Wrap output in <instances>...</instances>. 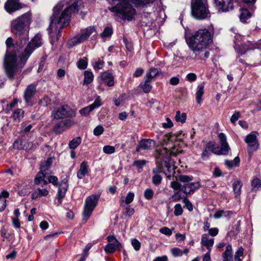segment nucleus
<instances>
[{"label":"nucleus","instance_id":"obj_63","mask_svg":"<svg viewBox=\"0 0 261 261\" xmlns=\"http://www.w3.org/2000/svg\"><path fill=\"white\" fill-rule=\"evenodd\" d=\"M240 116V113L239 112H236L231 116L230 118L231 122L232 123H235L239 119Z\"/></svg>","mask_w":261,"mask_h":261},{"label":"nucleus","instance_id":"obj_61","mask_svg":"<svg viewBox=\"0 0 261 261\" xmlns=\"http://www.w3.org/2000/svg\"><path fill=\"white\" fill-rule=\"evenodd\" d=\"M146 161L145 160H137L135 161L133 165L137 167L142 168L146 164Z\"/></svg>","mask_w":261,"mask_h":261},{"label":"nucleus","instance_id":"obj_6","mask_svg":"<svg viewBox=\"0 0 261 261\" xmlns=\"http://www.w3.org/2000/svg\"><path fill=\"white\" fill-rule=\"evenodd\" d=\"M82 2L77 1L73 3L71 6L66 8L59 16L58 15L60 11L63 8V5L61 3H59L53 9L54 18L51 21V23L61 24V27H64L68 24L70 17L72 14L78 12L79 7L81 6Z\"/></svg>","mask_w":261,"mask_h":261},{"label":"nucleus","instance_id":"obj_10","mask_svg":"<svg viewBox=\"0 0 261 261\" xmlns=\"http://www.w3.org/2000/svg\"><path fill=\"white\" fill-rule=\"evenodd\" d=\"M50 183L54 186L58 187V191L57 195V202H56L58 205L62 202V199L65 197L66 193L68 189V179L67 178H64L61 182H59L57 176L50 175Z\"/></svg>","mask_w":261,"mask_h":261},{"label":"nucleus","instance_id":"obj_21","mask_svg":"<svg viewBox=\"0 0 261 261\" xmlns=\"http://www.w3.org/2000/svg\"><path fill=\"white\" fill-rule=\"evenodd\" d=\"M199 182L187 183L184 185L181 191L186 194H193L196 190L200 188Z\"/></svg>","mask_w":261,"mask_h":261},{"label":"nucleus","instance_id":"obj_39","mask_svg":"<svg viewBox=\"0 0 261 261\" xmlns=\"http://www.w3.org/2000/svg\"><path fill=\"white\" fill-rule=\"evenodd\" d=\"M93 80V74L92 72L89 71H85L84 72V81L85 84H89Z\"/></svg>","mask_w":261,"mask_h":261},{"label":"nucleus","instance_id":"obj_8","mask_svg":"<svg viewBox=\"0 0 261 261\" xmlns=\"http://www.w3.org/2000/svg\"><path fill=\"white\" fill-rule=\"evenodd\" d=\"M42 38L40 34H36L29 42L24 51L21 55L19 67H23L33 52L42 45Z\"/></svg>","mask_w":261,"mask_h":261},{"label":"nucleus","instance_id":"obj_23","mask_svg":"<svg viewBox=\"0 0 261 261\" xmlns=\"http://www.w3.org/2000/svg\"><path fill=\"white\" fill-rule=\"evenodd\" d=\"M29 180L21 181L18 185V194L21 196L28 194L30 192V187Z\"/></svg>","mask_w":261,"mask_h":261},{"label":"nucleus","instance_id":"obj_34","mask_svg":"<svg viewBox=\"0 0 261 261\" xmlns=\"http://www.w3.org/2000/svg\"><path fill=\"white\" fill-rule=\"evenodd\" d=\"M251 17V13L247 9L243 8L241 10L240 18L241 21L246 22Z\"/></svg>","mask_w":261,"mask_h":261},{"label":"nucleus","instance_id":"obj_27","mask_svg":"<svg viewBox=\"0 0 261 261\" xmlns=\"http://www.w3.org/2000/svg\"><path fill=\"white\" fill-rule=\"evenodd\" d=\"M9 196V193L6 190L0 193V212L4 211L6 206V198Z\"/></svg>","mask_w":261,"mask_h":261},{"label":"nucleus","instance_id":"obj_4","mask_svg":"<svg viewBox=\"0 0 261 261\" xmlns=\"http://www.w3.org/2000/svg\"><path fill=\"white\" fill-rule=\"evenodd\" d=\"M120 3L116 6L109 8V10L115 12L117 15L123 19L131 21L136 15V10L129 3L130 0H118ZM136 7H143L152 4L155 0H131Z\"/></svg>","mask_w":261,"mask_h":261},{"label":"nucleus","instance_id":"obj_5","mask_svg":"<svg viewBox=\"0 0 261 261\" xmlns=\"http://www.w3.org/2000/svg\"><path fill=\"white\" fill-rule=\"evenodd\" d=\"M32 22V13L29 11L17 17L11 22L12 32L23 41L26 44L29 40L30 24Z\"/></svg>","mask_w":261,"mask_h":261},{"label":"nucleus","instance_id":"obj_19","mask_svg":"<svg viewBox=\"0 0 261 261\" xmlns=\"http://www.w3.org/2000/svg\"><path fill=\"white\" fill-rule=\"evenodd\" d=\"M22 8V5L18 0H7L5 4V9L9 13L16 11Z\"/></svg>","mask_w":261,"mask_h":261},{"label":"nucleus","instance_id":"obj_18","mask_svg":"<svg viewBox=\"0 0 261 261\" xmlns=\"http://www.w3.org/2000/svg\"><path fill=\"white\" fill-rule=\"evenodd\" d=\"M255 48L261 50V40H258V42L255 43H253L251 41H247L243 43L239 50V53L242 55L245 54L248 50H253Z\"/></svg>","mask_w":261,"mask_h":261},{"label":"nucleus","instance_id":"obj_64","mask_svg":"<svg viewBox=\"0 0 261 261\" xmlns=\"http://www.w3.org/2000/svg\"><path fill=\"white\" fill-rule=\"evenodd\" d=\"M208 232L210 236L215 237L218 234L219 229L217 227L211 228L210 229H208Z\"/></svg>","mask_w":261,"mask_h":261},{"label":"nucleus","instance_id":"obj_2","mask_svg":"<svg viewBox=\"0 0 261 261\" xmlns=\"http://www.w3.org/2000/svg\"><path fill=\"white\" fill-rule=\"evenodd\" d=\"M212 41L211 33L206 29H200L186 39L187 44L193 52L195 60H205L210 56L208 46Z\"/></svg>","mask_w":261,"mask_h":261},{"label":"nucleus","instance_id":"obj_24","mask_svg":"<svg viewBox=\"0 0 261 261\" xmlns=\"http://www.w3.org/2000/svg\"><path fill=\"white\" fill-rule=\"evenodd\" d=\"M155 143L153 140L151 139H142L139 142V146L137 148L136 151H139L140 149H149L153 147Z\"/></svg>","mask_w":261,"mask_h":261},{"label":"nucleus","instance_id":"obj_48","mask_svg":"<svg viewBox=\"0 0 261 261\" xmlns=\"http://www.w3.org/2000/svg\"><path fill=\"white\" fill-rule=\"evenodd\" d=\"M113 33L112 29L111 27H106L103 32L101 34V36L102 38L110 37Z\"/></svg>","mask_w":261,"mask_h":261},{"label":"nucleus","instance_id":"obj_11","mask_svg":"<svg viewBox=\"0 0 261 261\" xmlns=\"http://www.w3.org/2000/svg\"><path fill=\"white\" fill-rule=\"evenodd\" d=\"M99 197L100 194H93L86 199L83 212V219L85 221L90 218L98 203Z\"/></svg>","mask_w":261,"mask_h":261},{"label":"nucleus","instance_id":"obj_56","mask_svg":"<svg viewBox=\"0 0 261 261\" xmlns=\"http://www.w3.org/2000/svg\"><path fill=\"white\" fill-rule=\"evenodd\" d=\"M153 191L151 189H147L144 193V197L147 200H150L153 197Z\"/></svg>","mask_w":261,"mask_h":261},{"label":"nucleus","instance_id":"obj_35","mask_svg":"<svg viewBox=\"0 0 261 261\" xmlns=\"http://www.w3.org/2000/svg\"><path fill=\"white\" fill-rule=\"evenodd\" d=\"M48 191L45 189H38L32 195V199H34L39 196H45L48 194Z\"/></svg>","mask_w":261,"mask_h":261},{"label":"nucleus","instance_id":"obj_62","mask_svg":"<svg viewBox=\"0 0 261 261\" xmlns=\"http://www.w3.org/2000/svg\"><path fill=\"white\" fill-rule=\"evenodd\" d=\"M186 79L188 81L192 82L196 80L197 75L194 73H190L187 75Z\"/></svg>","mask_w":261,"mask_h":261},{"label":"nucleus","instance_id":"obj_41","mask_svg":"<svg viewBox=\"0 0 261 261\" xmlns=\"http://www.w3.org/2000/svg\"><path fill=\"white\" fill-rule=\"evenodd\" d=\"M232 247L230 245H228L225 248V252L223 253V258L227 259H230L232 256Z\"/></svg>","mask_w":261,"mask_h":261},{"label":"nucleus","instance_id":"obj_28","mask_svg":"<svg viewBox=\"0 0 261 261\" xmlns=\"http://www.w3.org/2000/svg\"><path fill=\"white\" fill-rule=\"evenodd\" d=\"M101 79L108 86L111 87L114 85V77L110 73H103L101 75Z\"/></svg>","mask_w":261,"mask_h":261},{"label":"nucleus","instance_id":"obj_3","mask_svg":"<svg viewBox=\"0 0 261 261\" xmlns=\"http://www.w3.org/2000/svg\"><path fill=\"white\" fill-rule=\"evenodd\" d=\"M7 50L4 60V65L7 76L11 79L14 78L21 72L23 67H19L21 55H18V47L21 48L25 44L23 41L19 37L16 43H13L11 37H9L6 41Z\"/></svg>","mask_w":261,"mask_h":261},{"label":"nucleus","instance_id":"obj_47","mask_svg":"<svg viewBox=\"0 0 261 261\" xmlns=\"http://www.w3.org/2000/svg\"><path fill=\"white\" fill-rule=\"evenodd\" d=\"M62 121L65 130L69 128L72 126L76 124V123L74 120L71 119H66L62 120Z\"/></svg>","mask_w":261,"mask_h":261},{"label":"nucleus","instance_id":"obj_7","mask_svg":"<svg viewBox=\"0 0 261 261\" xmlns=\"http://www.w3.org/2000/svg\"><path fill=\"white\" fill-rule=\"evenodd\" d=\"M218 138L220 140L221 146L216 147L215 143L214 142H209L203 151L201 158L203 160L207 159L212 152L217 155H227L230 150V148L226 140V136L224 133L218 134Z\"/></svg>","mask_w":261,"mask_h":261},{"label":"nucleus","instance_id":"obj_22","mask_svg":"<svg viewBox=\"0 0 261 261\" xmlns=\"http://www.w3.org/2000/svg\"><path fill=\"white\" fill-rule=\"evenodd\" d=\"M201 244L210 252L214 245V239L210 238L207 234L204 233L201 237Z\"/></svg>","mask_w":261,"mask_h":261},{"label":"nucleus","instance_id":"obj_36","mask_svg":"<svg viewBox=\"0 0 261 261\" xmlns=\"http://www.w3.org/2000/svg\"><path fill=\"white\" fill-rule=\"evenodd\" d=\"M187 118V115L185 113H181L179 111L176 112L175 116V120L176 122H181L184 123L186 122Z\"/></svg>","mask_w":261,"mask_h":261},{"label":"nucleus","instance_id":"obj_32","mask_svg":"<svg viewBox=\"0 0 261 261\" xmlns=\"http://www.w3.org/2000/svg\"><path fill=\"white\" fill-rule=\"evenodd\" d=\"M189 251V250L188 248H185L184 250H182L178 248H173L171 250V252L174 257L181 256L183 254H187Z\"/></svg>","mask_w":261,"mask_h":261},{"label":"nucleus","instance_id":"obj_13","mask_svg":"<svg viewBox=\"0 0 261 261\" xmlns=\"http://www.w3.org/2000/svg\"><path fill=\"white\" fill-rule=\"evenodd\" d=\"M75 115V111L67 105L60 107L52 113L53 117L56 119L72 118Z\"/></svg>","mask_w":261,"mask_h":261},{"label":"nucleus","instance_id":"obj_44","mask_svg":"<svg viewBox=\"0 0 261 261\" xmlns=\"http://www.w3.org/2000/svg\"><path fill=\"white\" fill-rule=\"evenodd\" d=\"M244 249L243 247H240L238 250L234 254V261H242L241 257L243 256Z\"/></svg>","mask_w":261,"mask_h":261},{"label":"nucleus","instance_id":"obj_51","mask_svg":"<svg viewBox=\"0 0 261 261\" xmlns=\"http://www.w3.org/2000/svg\"><path fill=\"white\" fill-rule=\"evenodd\" d=\"M252 186L254 190H257L259 188L261 189V180L258 178L253 179L252 181Z\"/></svg>","mask_w":261,"mask_h":261},{"label":"nucleus","instance_id":"obj_59","mask_svg":"<svg viewBox=\"0 0 261 261\" xmlns=\"http://www.w3.org/2000/svg\"><path fill=\"white\" fill-rule=\"evenodd\" d=\"M171 187L175 190H181L182 188L181 185L177 181H173L171 182Z\"/></svg>","mask_w":261,"mask_h":261},{"label":"nucleus","instance_id":"obj_12","mask_svg":"<svg viewBox=\"0 0 261 261\" xmlns=\"http://www.w3.org/2000/svg\"><path fill=\"white\" fill-rule=\"evenodd\" d=\"M36 185H46L49 182V159L41 166L40 171L34 180Z\"/></svg>","mask_w":261,"mask_h":261},{"label":"nucleus","instance_id":"obj_58","mask_svg":"<svg viewBox=\"0 0 261 261\" xmlns=\"http://www.w3.org/2000/svg\"><path fill=\"white\" fill-rule=\"evenodd\" d=\"M132 245L135 250L138 251L140 250L141 247V243L136 239H134L132 240Z\"/></svg>","mask_w":261,"mask_h":261},{"label":"nucleus","instance_id":"obj_29","mask_svg":"<svg viewBox=\"0 0 261 261\" xmlns=\"http://www.w3.org/2000/svg\"><path fill=\"white\" fill-rule=\"evenodd\" d=\"M159 73L158 69L155 68H151L148 72H147L145 79H146L147 82H151Z\"/></svg>","mask_w":261,"mask_h":261},{"label":"nucleus","instance_id":"obj_30","mask_svg":"<svg viewBox=\"0 0 261 261\" xmlns=\"http://www.w3.org/2000/svg\"><path fill=\"white\" fill-rule=\"evenodd\" d=\"M240 158L239 156L236 157L233 160H225V165L229 169H231L233 167H238L240 164Z\"/></svg>","mask_w":261,"mask_h":261},{"label":"nucleus","instance_id":"obj_38","mask_svg":"<svg viewBox=\"0 0 261 261\" xmlns=\"http://www.w3.org/2000/svg\"><path fill=\"white\" fill-rule=\"evenodd\" d=\"M53 131L56 133H61L65 130L62 120L57 123L54 126Z\"/></svg>","mask_w":261,"mask_h":261},{"label":"nucleus","instance_id":"obj_15","mask_svg":"<svg viewBox=\"0 0 261 261\" xmlns=\"http://www.w3.org/2000/svg\"><path fill=\"white\" fill-rule=\"evenodd\" d=\"M95 32V29L94 27H89L84 30H83L81 34L76 36L71 41L73 45L80 43L86 41L88 37Z\"/></svg>","mask_w":261,"mask_h":261},{"label":"nucleus","instance_id":"obj_26","mask_svg":"<svg viewBox=\"0 0 261 261\" xmlns=\"http://www.w3.org/2000/svg\"><path fill=\"white\" fill-rule=\"evenodd\" d=\"M204 83H202L198 85L196 93V100L197 102L200 105L202 101V97L204 94Z\"/></svg>","mask_w":261,"mask_h":261},{"label":"nucleus","instance_id":"obj_17","mask_svg":"<svg viewBox=\"0 0 261 261\" xmlns=\"http://www.w3.org/2000/svg\"><path fill=\"white\" fill-rule=\"evenodd\" d=\"M219 11L226 12L233 8L232 0H215Z\"/></svg>","mask_w":261,"mask_h":261},{"label":"nucleus","instance_id":"obj_1","mask_svg":"<svg viewBox=\"0 0 261 261\" xmlns=\"http://www.w3.org/2000/svg\"><path fill=\"white\" fill-rule=\"evenodd\" d=\"M162 144L166 147L156 150V167L152 170L153 174L162 172L163 165L169 170L173 166L171 156L176 155L182 151L178 141V137L174 134H168L164 135Z\"/></svg>","mask_w":261,"mask_h":261},{"label":"nucleus","instance_id":"obj_16","mask_svg":"<svg viewBox=\"0 0 261 261\" xmlns=\"http://www.w3.org/2000/svg\"><path fill=\"white\" fill-rule=\"evenodd\" d=\"M245 141L248 144L249 152H252L258 149L259 143L255 135L253 134H249L246 137Z\"/></svg>","mask_w":261,"mask_h":261},{"label":"nucleus","instance_id":"obj_55","mask_svg":"<svg viewBox=\"0 0 261 261\" xmlns=\"http://www.w3.org/2000/svg\"><path fill=\"white\" fill-rule=\"evenodd\" d=\"M104 62L100 59H98L94 64L93 68L95 70H98L101 69L103 66Z\"/></svg>","mask_w":261,"mask_h":261},{"label":"nucleus","instance_id":"obj_43","mask_svg":"<svg viewBox=\"0 0 261 261\" xmlns=\"http://www.w3.org/2000/svg\"><path fill=\"white\" fill-rule=\"evenodd\" d=\"M193 179L192 176H188L187 175H180L178 176L177 179L179 180L180 182L187 184L191 181Z\"/></svg>","mask_w":261,"mask_h":261},{"label":"nucleus","instance_id":"obj_14","mask_svg":"<svg viewBox=\"0 0 261 261\" xmlns=\"http://www.w3.org/2000/svg\"><path fill=\"white\" fill-rule=\"evenodd\" d=\"M109 243L106 246L105 251L107 253H113L116 250H120L122 247L120 243L114 236H109L107 237Z\"/></svg>","mask_w":261,"mask_h":261},{"label":"nucleus","instance_id":"obj_45","mask_svg":"<svg viewBox=\"0 0 261 261\" xmlns=\"http://www.w3.org/2000/svg\"><path fill=\"white\" fill-rule=\"evenodd\" d=\"M88 65L87 59L86 58L80 59L77 63V66L79 69H85L87 68Z\"/></svg>","mask_w":261,"mask_h":261},{"label":"nucleus","instance_id":"obj_50","mask_svg":"<svg viewBox=\"0 0 261 261\" xmlns=\"http://www.w3.org/2000/svg\"><path fill=\"white\" fill-rule=\"evenodd\" d=\"M92 111L93 110L89 106L80 110L79 112L82 116H88Z\"/></svg>","mask_w":261,"mask_h":261},{"label":"nucleus","instance_id":"obj_33","mask_svg":"<svg viewBox=\"0 0 261 261\" xmlns=\"http://www.w3.org/2000/svg\"><path fill=\"white\" fill-rule=\"evenodd\" d=\"M24 111L21 109H18L15 110L12 116V117L15 121H20L23 117Z\"/></svg>","mask_w":261,"mask_h":261},{"label":"nucleus","instance_id":"obj_52","mask_svg":"<svg viewBox=\"0 0 261 261\" xmlns=\"http://www.w3.org/2000/svg\"><path fill=\"white\" fill-rule=\"evenodd\" d=\"M174 229V228H172L171 229L167 227H164L160 229L159 231L161 233L164 234L167 236H170L172 234V230Z\"/></svg>","mask_w":261,"mask_h":261},{"label":"nucleus","instance_id":"obj_42","mask_svg":"<svg viewBox=\"0 0 261 261\" xmlns=\"http://www.w3.org/2000/svg\"><path fill=\"white\" fill-rule=\"evenodd\" d=\"M150 82H147L146 79H145V81L143 83L140 84V87L145 93H148L151 89V86L149 84Z\"/></svg>","mask_w":261,"mask_h":261},{"label":"nucleus","instance_id":"obj_37","mask_svg":"<svg viewBox=\"0 0 261 261\" xmlns=\"http://www.w3.org/2000/svg\"><path fill=\"white\" fill-rule=\"evenodd\" d=\"M242 184L239 180L234 181L232 184L233 190L236 196L240 194Z\"/></svg>","mask_w":261,"mask_h":261},{"label":"nucleus","instance_id":"obj_49","mask_svg":"<svg viewBox=\"0 0 261 261\" xmlns=\"http://www.w3.org/2000/svg\"><path fill=\"white\" fill-rule=\"evenodd\" d=\"M162 177L159 174H154L152 177V183L154 185H159L161 183Z\"/></svg>","mask_w":261,"mask_h":261},{"label":"nucleus","instance_id":"obj_40","mask_svg":"<svg viewBox=\"0 0 261 261\" xmlns=\"http://www.w3.org/2000/svg\"><path fill=\"white\" fill-rule=\"evenodd\" d=\"M135 197V195L134 193L132 192H129L126 197H125V199H121V205H122L123 203L125 202L126 204H128L130 203L134 200Z\"/></svg>","mask_w":261,"mask_h":261},{"label":"nucleus","instance_id":"obj_53","mask_svg":"<svg viewBox=\"0 0 261 261\" xmlns=\"http://www.w3.org/2000/svg\"><path fill=\"white\" fill-rule=\"evenodd\" d=\"M183 210L181 205L178 203L174 206V214L176 216H178L182 214Z\"/></svg>","mask_w":261,"mask_h":261},{"label":"nucleus","instance_id":"obj_31","mask_svg":"<svg viewBox=\"0 0 261 261\" xmlns=\"http://www.w3.org/2000/svg\"><path fill=\"white\" fill-rule=\"evenodd\" d=\"M82 142V138L77 137L71 140L68 144L69 148L71 150H74Z\"/></svg>","mask_w":261,"mask_h":261},{"label":"nucleus","instance_id":"obj_46","mask_svg":"<svg viewBox=\"0 0 261 261\" xmlns=\"http://www.w3.org/2000/svg\"><path fill=\"white\" fill-rule=\"evenodd\" d=\"M102 105L101 103V100L100 98V96H98L96 97L95 100H94V102L92 103L91 105H89L90 108L92 110L94 109L99 108Z\"/></svg>","mask_w":261,"mask_h":261},{"label":"nucleus","instance_id":"obj_57","mask_svg":"<svg viewBox=\"0 0 261 261\" xmlns=\"http://www.w3.org/2000/svg\"><path fill=\"white\" fill-rule=\"evenodd\" d=\"M104 131V128L101 125L96 126L94 130L93 133L95 136H98L101 135Z\"/></svg>","mask_w":261,"mask_h":261},{"label":"nucleus","instance_id":"obj_54","mask_svg":"<svg viewBox=\"0 0 261 261\" xmlns=\"http://www.w3.org/2000/svg\"><path fill=\"white\" fill-rule=\"evenodd\" d=\"M103 151L106 154H112L115 151V148L113 146L106 145L103 147Z\"/></svg>","mask_w":261,"mask_h":261},{"label":"nucleus","instance_id":"obj_25","mask_svg":"<svg viewBox=\"0 0 261 261\" xmlns=\"http://www.w3.org/2000/svg\"><path fill=\"white\" fill-rule=\"evenodd\" d=\"M89 173L88 165L87 163L83 161L80 165V168L77 173V177L79 179H82L85 175Z\"/></svg>","mask_w":261,"mask_h":261},{"label":"nucleus","instance_id":"obj_9","mask_svg":"<svg viewBox=\"0 0 261 261\" xmlns=\"http://www.w3.org/2000/svg\"><path fill=\"white\" fill-rule=\"evenodd\" d=\"M191 9L192 15L198 19H204L209 14L206 0H193Z\"/></svg>","mask_w":261,"mask_h":261},{"label":"nucleus","instance_id":"obj_60","mask_svg":"<svg viewBox=\"0 0 261 261\" xmlns=\"http://www.w3.org/2000/svg\"><path fill=\"white\" fill-rule=\"evenodd\" d=\"M166 122L162 124V126L165 128H170L173 126V124L171 120L169 118H167L166 119Z\"/></svg>","mask_w":261,"mask_h":261},{"label":"nucleus","instance_id":"obj_20","mask_svg":"<svg viewBox=\"0 0 261 261\" xmlns=\"http://www.w3.org/2000/svg\"><path fill=\"white\" fill-rule=\"evenodd\" d=\"M36 92V87L35 85L30 84L27 86L24 92L23 97L27 103L32 105L31 99Z\"/></svg>","mask_w":261,"mask_h":261}]
</instances>
